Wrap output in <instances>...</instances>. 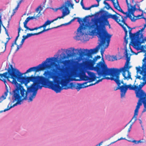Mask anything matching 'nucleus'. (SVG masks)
<instances>
[{
  "label": "nucleus",
  "mask_w": 146,
  "mask_h": 146,
  "mask_svg": "<svg viewBox=\"0 0 146 146\" xmlns=\"http://www.w3.org/2000/svg\"><path fill=\"white\" fill-rule=\"evenodd\" d=\"M28 38V37L27 35H23V38L22 39L25 40L27 38Z\"/></svg>",
  "instance_id": "obj_47"
},
{
  "label": "nucleus",
  "mask_w": 146,
  "mask_h": 146,
  "mask_svg": "<svg viewBox=\"0 0 146 146\" xmlns=\"http://www.w3.org/2000/svg\"><path fill=\"white\" fill-rule=\"evenodd\" d=\"M99 49L98 47L92 49H90L89 50L87 49L84 50V51H81L80 52L79 50L78 49H76L75 50H78L79 53L80 55L81 56H88L86 58L84 59V60L83 61L84 65L86 67L89 68H92L94 67V65L95 64L96 60L94 59L92 60L89 59V58H92V54L96 53L98 51Z\"/></svg>",
  "instance_id": "obj_5"
},
{
  "label": "nucleus",
  "mask_w": 146,
  "mask_h": 146,
  "mask_svg": "<svg viewBox=\"0 0 146 146\" xmlns=\"http://www.w3.org/2000/svg\"><path fill=\"white\" fill-rule=\"evenodd\" d=\"M106 1H104V3L106 5V6H107V7H106V8L108 9H111L112 10L113 12H115V11H114L113 9L110 7V5L107 2H106Z\"/></svg>",
  "instance_id": "obj_36"
},
{
  "label": "nucleus",
  "mask_w": 146,
  "mask_h": 146,
  "mask_svg": "<svg viewBox=\"0 0 146 146\" xmlns=\"http://www.w3.org/2000/svg\"><path fill=\"white\" fill-rule=\"evenodd\" d=\"M28 18H29V20L31 19H36V17L34 15L33 16L31 17H30V16H29L28 17Z\"/></svg>",
  "instance_id": "obj_45"
},
{
  "label": "nucleus",
  "mask_w": 146,
  "mask_h": 146,
  "mask_svg": "<svg viewBox=\"0 0 146 146\" xmlns=\"http://www.w3.org/2000/svg\"><path fill=\"white\" fill-rule=\"evenodd\" d=\"M58 70L62 72H63L64 70V69L63 68H59Z\"/></svg>",
  "instance_id": "obj_58"
},
{
  "label": "nucleus",
  "mask_w": 146,
  "mask_h": 146,
  "mask_svg": "<svg viewBox=\"0 0 146 146\" xmlns=\"http://www.w3.org/2000/svg\"><path fill=\"white\" fill-rule=\"evenodd\" d=\"M7 83H6L5 86H6V91L5 92L4 94L2 95L0 97V103L2 101L4 100L5 99H6V97L8 95V93L9 91V89L7 87L6 84Z\"/></svg>",
  "instance_id": "obj_21"
},
{
  "label": "nucleus",
  "mask_w": 146,
  "mask_h": 146,
  "mask_svg": "<svg viewBox=\"0 0 146 146\" xmlns=\"http://www.w3.org/2000/svg\"><path fill=\"white\" fill-rule=\"evenodd\" d=\"M122 85L120 86H118L116 88V89H114L115 90H116L118 89H120L121 92V97H122L124 96V89L123 88H122Z\"/></svg>",
  "instance_id": "obj_27"
},
{
  "label": "nucleus",
  "mask_w": 146,
  "mask_h": 146,
  "mask_svg": "<svg viewBox=\"0 0 146 146\" xmlns=\"http://www.w3.org/2000/svg\"><path fill=\"white\" fill-rule=\"evenodd\" d=\"M136 69L137 70V73L138 74V72H139L140 74L143 76L142 77H141V76L137 74L136 76V79H138L140 80H145V79L146 78V69H145L143 67L142 68L140 66L136 67Z\"/></svg>",
  "instance_id": "obj_12"
},
{
  "label": "nucleus",
  "mask_w": 146,
  "mask_h": 146,
  "mask_svg": "<svg viewBox=\"0 0 146 146\" xmlns=\"http://www.w3.org/2000/svg\"><path fill=\"white\" fill-rule=\"evenodd\" d=\"M78 17H74L70 21H69L68 23L62 24L60 25V26H61L63 25H69L72 22L74 21L75 19H77Z\"/></svg>",
  "instance_id": "obj_37"
},
{
  "label": "nucleus",
  "mask_w": 146,
  "mask_h": 146,
  "mask_svg": "<svg viewBox=\"0 0 146 146\" xmlns=\"http://www.w3.org/2000/svg\"><path fill=\"white\" fill-rule=\"evenodd\" d=\"M145 29V28L143 27L142 29H141V30H139L137 32V39L139 38H142V36H143V34L142 32Z\"/></svg>",
  "instance_id": "obj_24"
},
{
  "label": "nucleus",
  "mask_w": 146,
  "mask_h": 146,
  "mask_svg": "<svg viewBox=\"0 0 146 146\" xmlns=\"http://www.w3.org/2000/svg\"><path fill=\"white\" fill-rule=\"evenodd\" d=\"M126 2L128 7V11L127 12H125L123 10L121 13L124 14H126V15L128 14L132 15L134 17H135L134 13L136 10V5H134V6H132L131 4L129 3L128 0H126Z\"/></svg>",
  "instance_id": "obj_13"
},
{
  "label": "nucleus",
  "mask_w": 146,
  "mask_h": 146,
  "mask_svg": "<svg viewBox=\"0 0 146 146\" xmlns=\"http://www.w3.org/2000/svg\"><path fill=\"white\" fill-rule=\"evenodd\" d=\"M125 55L126 59V61L124 66L122 68H120L119 69L121 70L122 71V75L124 77L123 79L125 80L126 79L128 80L129 79L132 80L131 77V73L129 71V69L131 67V66H129L130 58V56H129V54L127 52V48L125 50Z\"/></svg>",
  "instance_id": "obj_8"
},
{
  "label": "nucleus",
  "mask_w": 146,
  "mask_h": 146,
  "mask_svg": "<svg viewBox=\"0 0 146 146\" xmlns=\"http://www.w3.org/2000/svg\"><path fill=\"white\" fill-rule=\"evenodd\" d=\"M143 82L142 83L141 82V84H142L143 86H144L146 84V78L145 79V80H143Z\"/></svg>",
  "instance_id": "obj_43"
},
{
  "label": "nucleus",
  "mask_w": 146,
  "mask_h": 146,
  "mask_svg": "<svg viewBox=\"0 0 146 146\" xmlns=\"http://www.w3.org/2000/svg\"><path fill=\"white\" fill-rule=\"evenodd\" d=\"M122 139H126L125 138H123V137H121V138H120L118 139L117 140L115 141L114 142H113L112 143H114L116 142V141H117L120 140Z\"/></svg>",
  "instance_id": "obj_54"
},
{
  "label": "nucleus",
  "mask_w": 146,
  "mask_h": 146,
  "mask_svg": "<svg viewBox=\"0 0 146 146\" xmlns=\"http://www.w3.org/2000/svg\"><path fill=\"white\" fill-rule=\"evenodd\" d=\"M17 45V49L16 50V51H17L22 46H20V45H19L18 44Z\"/></svg>",
  "instance_id": "obj_52"
},
{
  "label": "nucleus",
  "mask_w": 146,
  "mask_h": 146,
  "mask_svg": "<svg viewBox=\"0 0 146 146\" xmlns=\"http://www.w3.org/2000/svg\"><path fill=\"white\" fill-rule=\"evenodd\" d=\"M25 40H24V39H22V40L21 42V43L20 44V46H22L23 45L24 42L25 41Z\"/></svg>",
  "instance_id": "obj_51"
},
{
  "label": "nucleus",
  "mask_w": 146,
  "mask_h": 146,
  "mask_svg": "<svg viewBox=\"0 0 146 146\" xmlns=\"http://www.w3.org/2000/svg\"><path fill=\"white\" fill-rule=\"evenodd\" d=\"M145 56L143 60L144 63L143 64L141 68H143H143H145V69H146V55L145 54Z\"/></svg>",
  "instance_id": "obj_38"
},
{
  "label": "nucleus",
  "mask_w": 146,
  "mask_h": 146,
  "mask_svg": "<svg viewBox=\"0 0 146 146\" xmlns=\"http://www.w3.org/2000/svg\"><path fill=\"white\" fill-rule=\"evenodd\" d=\"M78 22L79 24H80L79 27L78 28L77 30V31L78 33H80L82 35L84 34V33L82 32V29H85V27H83L82 25H81V23L84 25V23H85L87 22V19L86 17L84 18L83 19L80 18L79 17H78Z\"/></svg>",
  "instance_id": "obj_14"
},
{
  "label": "nucleus",
  "mask_w": 146,
  "mask_h": 146,
  "mask_svg": "<svg viewBox=\"0 0 146 146\" xmlns=\"http://www.w3.org/2000/svg\"><path fill=\"white\" fill-rule=\"evenodd\" d=\"M50 72L45 71L43 76L24 77L19 71L17 74V77L11 80V83L14 84L15 90L13 93V102H17L9 108L5 109L3 111L9 110L17 104H21V102L27 99L28 93L33 92L32 95L29 98V102L33 101L37 93V87L41 89L42 87L50 89L48 79L54 77L50 74Z\"/></svg>",
  "instance_id": "obj_1"
},
{
  "label": "nucleus",
  "mask_w": 146,
  "mask_h": 146,
  "mask_svg": "<svg viewBox=\"0 0 146 146\" xmlns=\"http://www.w3.org/2000/svg\"><path fill=\"white\" fill-rule=\"evenodd\" d=\"M29 19L28 17L26 19L25 21L23 23L24 24V27L25 28L27 27V24L28 22L29 21Z\"/></svg>",
  "instance_id": "obj_39"
},
{
  "label": "nucleus",
  "mask_w": 146,
  "mask_h": 146,
  "mask_svg": "<svg viewBox=\"0 0 146 146\" xmlns=\"http://www.w3.org/2000/svg\"><path fill=\"white\" fill-rule=\"evenodd\" d=\"M121 72H122L121 70L118 68H113L112 69L111 80H114L119 86H120L121 83L124 84L123 80L121 81L119 80V75Z\"/></svg>",
  "instance_id": "obj_9"
},
{
  "label": "nucleus",
  "mask_w": 146,
  "mask_h": 146,
  "mask_svg": "<svg viewBox=\"0 0 146 146\" xmlns=\"http://www.w3.org/2000/svg\"><path fill=\"white\" fill-rule=\"evenodd\" d=\"M132 142L134 143L135 144H137L138 142H137V141H136L135 140H133L132 141Z\"/></svg>",
  "instance_id": "obj_60"
},
{
  "label": "nucleus",
  "mask_w": 146,
  "mask_h": 146,
  "mask_svg": "<svg viewBox=\"0 0 146 146\" xmlns=\"http://www.w3.org/2000/svg\"><path fill=\"white\" fill-rule=\"evenodd\" d=\"M83 0H81L80 2V4L82 6L83 9L84 8V4L83 3Z\"/></svg>",
  "instance_id": "obj_48"
},
{
  "label": "nucleus",
  "mask_w": 146,
  "mask_h": 146,
  "mask_svg": "<svg viewBox=\"0 0 146 146\" xmlns=\"http://www.w3.org/2000/svg\"><path fill=\"white\" fill-rule=\"evenodd\" d=\"M19 71L17 69L13 68L12 65L9 64L7 71L0 74V80L3 82L5 84L7 83L6 79L11 83V81L10 80V79L14 80L17 77V74Z\"/></svg>",
  "instance_id": "obj_6"
},
{
  "label": "nucleus",
  "mask_w": 146,
  "mask_h": 146,
  "mask_svg": "<svg viewBox=\"0 0 146 146\" xmlns=\"http://www.w3.org/2000/svg\"><path fill=\"white\" fill-rule=\"evenodd\" d=\"M112 69L108 68L105 63L102 62V61L98 63L96 66L94 67V69L97 72L98 75L99 77L98 78L102 76H103V78L97 81L94 84H93L92 85L98 83L104 79L111 80Z\"/></svg>",
  "instance_id": "obj_4"
},
{
  "label": "nucleus",
  "mask_w": 146,
  "mask_h": 146,
  "mask_svg": "<svg viewBox=\"0 0 146 146\" xmlns=\"http://www.w3.org/2000/svg\"><path fill=\"white\" fill-rule=\"evenodd\" d=\"M17 10H15V9H14L13 10V14L14 15V14L15 13Z\"/></svg>",
  "instance_id": "obj_64"
},
{
  "label": "nucleus",
  "mask_w": 146,
  "mask_h": 146,
  "mask_svg": "<svg viewBox=\"0 0 146 146\" xmlns=\"http://www.w3.org/2000/svg\"><path fill=\"white\" fill-rule=\"evenodd\" d=\"M74 48H70V50H68V52L69 54H68V56L69 57H70L72 56L73 54V52H74Z\"/></svg>",
  "instance_id": "obj_33"
},
{
  "label": "nucleus",
  "mask_w": 146,
  "mask_h": 146,
  "mask_svg": "<svg viewBox=\"0 0 146 146\" xmlns=\"http://www.w3.org/2000/svg\"><path fill=\"white\" fill-rule=\"evenodd\" d=\"M19 5H17V7L15 9V10H18V8L19 7Z\"/></svg>",
  "instance_id": "obj_59"
},
{
  "label": "nucleus",
  "mask_w": 146,
  "mask_h": 146,
  "mask_svg": "<svg viewBox=\"0 0 146 146\" xmlns=\"http://www.w3.org/2000/svg\"><path fill=\"white\" fill-rule=\"evenodd\" d=\"M128 29H129V38L131 39V42L132 45L134 46L135 45L134 42L135 41H136L137 39V32L134 33H131L132 29L130 27V28Z\"/></svg>",
  "instance_id": "obj_17"
},
{
  "label": "nucleus",
  "mask_w": 146,
  "mask_h": 146,
  "mask_svg": "<svg viewBox=\"0 0 146 146\" xmlns=\"http://www.w3.org/2000/svg\"><path fill=\"white\" fill-rule=\"evenodd\" d=\"M9 41L8 40H7L6 42L4 43V51H5V50H6V45H7V43H8V41Z\"/></svg>",
  "instance_id": "obj_42"
},
{
  "label": "nucleus",
  "mask_w": 146,
  "mask_h": 146,
  "mask_svg": "<svg viewBox=\"0 0 146 146\" xmlns=\"http://www.w3.org/2000/svg\"><path fill=\"white\" fill-rule=\"evenodd\" d=\"M131 127H132V125H130V126L129 127V128L128 130V131L129 132L130 131H131Z\"/></svg>",
  "instance_id": "obj_56"
},
{
  "label": "nucleus",
  "mask_w": 146,
  "mask_h": 146,
  "mask_svg": "<svg viewBox=\"0 0 146 146\" xmlns=\"http://www.w3.org/2000/svg\"><path fill=\"white\" fill-rule=\"evenodd\" d=\"M21 30H22L23 31V30H22L21 29V27L20 26V23H19V28L18 29V34L14 42L13 43L14 44H15L16 45H17V41L18 38L19 36V33L20 32V31Z\"/></svg>",
  "instance_id": "obj_26"
},
{
  "label": "nucleus",
  "mask_w": 146,
  "mask_h": 146,
  "mask_svg": "<svg viewBox=\"0 0 146 146\" xmlns=\"http://www.w3.org/2000/svg\"><path fill=\"white\" fill-rule=\"evenodd\" d=\"M91 8V7H84V8L83 9H85V10H89Z\"/></svg>",
  "instance_id": "obj_53"
},
{
  "label": "nucleus",
  "mask_w": 146,
  "mask_h": 146,
  "mask_svg": "<svg viewBox=\"0 0 146 146\" xmlns=\"http://www.w3.org/2000/svg\"><path fill=\"white\" fill-rule=\"evenodd\" d=\"M1 25H2L3 27L4 28V29H5V33L8 36H9V34L8 33L7 30L6 29V28L5 27V26L3 25L2 23V22L1 21V16L0 15V32H1Z\"/></svg>",
  "instance_id": "obj_30"
},
{
  "label": "nucleus",
  "mask_w": 146,
  "mask_h": 146,
  "mask_svg": "<svg viewBox=\"0 0 146 146\" xmlns=\"http://www.w3.org/2000/svg\"><path fill=\"white\" fill-rule=\"evenodd\" d=\"M88 27L89 32L91 33L94 34L96 33L98 35L97 36L100 41V43L98 46H102L100 52L103 57L105 49L107 48L109 45L111 35L108 34L105 29H103L97 23H95L94 24L89 26ZM102 60H103L102 62L105 63L103 58H102Z\"/></svg>",
  "instance_id": "obj_3"
},
{
  "label": "nucleus",
  "mask_w": 146,
  "mask_h": 146,
  "mask_svg": "<svg viewBox=\"0 0 146 146\" xmlns=\"http://www.w3.org/2000/svg\"><path fill=\"white\" fill-rule=\"evenodd\" d=\"M88 74L89 76L90 82H92L95 81L97 78L95 74L93 72H88Z\"/></svg>",
  "instance_id": "obj_22"
},
{
  "label": "nucleus",
  "mask_w": 146,
  "mask_h": 146,
  "mask_svg": "<svg viewBox=\"0 0 146 146\" xmlns=\"http://www.w3.org/2000/svg\"><path fill=\"white\" fill-rule=\"evenodd\" d=\"M118 20H119V21L118 22H117V23H118L119 25L120 26H121L123 28L124 31H125V36H124V38L125 39H126V37H127L128 36L127 31L126 27L124 26L123 25H122L121 23H120V20H119L118 19Z\"/></svg>",
  "instance_id": "obj_25"
},
{
  "label": "nucleus",
  "mask_w": 146,
  "mask_h": 146,
  "mask_svg": "<svg viewBox=\"0 0 146 146\" xmlns=\"http://www.w3.org/2000/svg\"><path fill=\"white\" fill-rule=\"evenodd\" d=\"M122 88H123L124 96L125 95L128 88H129L130 90H135V93H136V90H137V89L138 88L137 86L136 85H135L133 86L131 84H129L128 85L124 84L122 85Z\"/></svg>",
  "instance_id": "obj_16"
},
{
  "label": "nucleus",
  "mask_w": 146,
  "mask_h": 146,
  "mask_svg": "<svg viewBox=\"0 0 146 146\" xmlns=\"http://www.w3.org/2000/svg\"><path fill=\"white\" fill-rule=\"evenodd\" d=\"M53 22V20L51 21H50L48 20L47 21H46L41 26L42 28L43 27L44 28L43 30H46V31H44V32L48 31L52 29L56 28L61 26L60 25L56 27H53L51 28H49L46 29H45L47 25H50L51 23Z\"/></svg>",
  "instance_id": "obj_19"
},
{
  "label": "nucleus",
  "mask_w": 146,
  "mask_h": 146,
  "mask_svg": "<svg viewBox=\"0 0 146 146\" xmlns=\"http://www.w3.org/2000/svg\"><path fill=\"white\" fill-rule=\"evenodd\" d=\"M99 6V3H98V4H94L93 5H92L91 6V8L94 7H98Z\"/></svg>",
  "instance_id": "obj_44"
},
{
  "label": "nucleus",
  "mask_w": 146,
  "mask_h": 146,
  "mask_svg": "<svg viewBox=\"0 0 146 146\" xmlns=\"http://www.w3.org/2000/svg\"><path fill=\"white\" fill-rule=\"evenodd\" d=\"M135 5H136L139 8L138 9H137L138 10H139V11H142V13H141V15H138L136 17L137 18L136 19L138 18V19H139V18H138L139 17H141V16H143V13H145L143 11L141 10V9H140L139 5H138V4H135Z\"/></svg>",
  "instance_id": "obj_35"
},
{
  "label": "nucleus",
  "mask_w": 146,
  "mask_h": 146,
  "mask_svg": "<svg viewBox=\"0 0 146 146\" xmlns=\"http://www.w3.org/2000/svg\"><path fill=\"white\" fill-rule=\"evenodd\" d=\"M137 86L138 87V88L136 90V97L138 98L146 95V93L143 90L141 89L143 87L142 84H141L139 86Z\"/></svg>",
  "instance_id": "obj_15"
},
{
  "label": "nucleus",
  "mask_w": 146,
  "mask_h": 146,
  "mask_svg": "<svg viewBox=\"0 0 146 146\" xmlns=\"http://www.w3.org/2000/svg\"><path fill=\"white\" fill-rule=\"evenodd\" d=\"M40 8H41V6H38L36 9V11L37 12H38V11H39L38 12V13H40V11L42 10V9H40Z\"/></svg>",
  "instance_id": "obj_41"
},
{
  "label": "nucleus",
  "mask_w": 146,
  "mask_h": 146,
  "mask_svg": "<svg viewBox=\"0 0 146 146\" xmlns=\"http://www.w3.org/2000/svg\"><path fill=\"white\" fill-rule=\"evenodd\" d=\"M46 31V30H43L42 31H41L40 32H39L38 33H28L27 34V35L28 37H31L33 36H34L35 35H39L40 34H41L43 32H44V31Z\"/></svg>",
  "instance_id": "obj_28"
},
{
  "label": "nucleus",
  "mask_w": 146,
  "mask_h": 146,
  "mask_svg": "<svg viewBox=\"0 0 146 146\" xmlns=\"http://www.w3.org/2000/svg\"><path fill=\"white\" fill-rule=\"evenodd\" d=\"M95 58H96V59H94V60H96V61L97 59H100L101 58V57L100 56L98 55L97 56L95 57Z\"/></svg>",
  "instance_id": "obj_50"
},
{
  "label": "nucleus",
  "mask_w": 146,
  "mask_h": 146,
  "mask_svg": "<svg viewBox=\"0 0 146 146\" xmlns=\"http://www.w3.org/2000/svg\"><path fill=\"white\" fill-rule=\"evenodd\" d=\"M106 1H111L112 3L113 4V6L116 4L114 2L115 0H106Z\"/></svg>",
  "instance_id": "obj_49"
},
{
  "label": "nucleus",
  "mask_w": 146,
  "mask_h": 146,
  "mask_svg": "<svg viewBox=\"0 0 146 146\" xmlns=\"http://www.w3.org/2000/svg\"><path fill=\"white\" fill-rule=\"evenodd\" d=\"M104 13L103 14L101 17V19L100 20V23L106 22L108 24L109 23L108 21V18H111L114 20L116 22L119 21V20H118L119 17H117L116 15H112L109 13L108 12L106 11H104Z\"/></svg>",
  "instance_id": "obj_10"
},
{
  "label": "nucleus",
  "mask_w": 146,
  "mask_h": 146,
  "mask_svg": "<svg viewBox=\"0 0 146 146\" xmlns=\"http://www.w3.org/2000/svg\"><path fill=\"white\" fill-rule=\"evenodd\" d=\"M23 1V0H21L18 3L17 5H19V6L20 4L21 3L22 1Z\"/></svg>",
  "instance_id": "obj_57"
},
{
  "label": "nucleus",
  "mask_w": 146,
  "mask_h": 146,
  "mask_svg": "<svg viewBox=\"0 0 146 146\" xmlns=\"http://www.w3.org/2000/svg\"><path fill=\"white\" fill-rule=\"evenodd\" d=\"M53 58H47L46 60L43 61L41 64H39L38 66L30 68L24 74H25L32 71L36 72L45 69H49L52 68V66H57V64L54 62H51L50 64H47V62H50L51 61H53Z\"/></svg>",
  "instance_id": "obj_7"
},
{
  "label": "nucleus",
  "mask_w": 146,
  "mask_h": 146,
  "mask_svg": "<svg viewBox=\"0 0 146 146\" xmlns=\"http://www.w3.org/2000/svg\"><path fill=\"white\" fill-rule=\"evenodd\" d=\"M1 25H2L3 27L4 28V29H5V33L8 36H9V34L8 33L7 30L6 29V28L5 27V26L3 25L2 23V22L1 21V16L0 15V32H1Z\"/></svg>",
  "instance_id": "obj_29"
},
{
  "label": "nucleus",
  "mask_w": 146,
  "mask_h": 146,
  "mask_svg": "<svg viewBox=\"0 0 146 146\" xmlns=\"http://www.w3.org/2000/svg\"><path fill=\"white\" fill-rule=\"evenodd\" d=\"M54 72L48 70L45 71L50 72V75L54 77L53 78H50V79H48V83L50 89L55 91L56 93L60 92L63 89L67 90L69 88L72 89H76L79 90L81 88H85L93 85L90 84L88 85H84L88 82H85L82 84L78 83L77 85L71 82L69 86H68L65 83L58 80L59 78L58 75H60V74L57 73V71L55 69H54Z\"/></svg>",
  "instance_id": "obj_2"
},
{
  "label": "nucleus",
  "mask_w": 146,
  "mask_h": 146,
  "mask_svg": "<svg viewBox=\"0 0 146 146\" xmlns=\"http://www.w3.org/2000/svg\"><path fill=\"white\" fill-rule=\"evenodd\" d=\"M71 62L70 60H64L61 61H60L61 63H62L64 65L66 66L69 64Z\"/></svg>",
  "instance_id": "obj_31"
},
{
  "label": "nucleus",
  "mask_w": 146,
  "mask_h": 146,
  "mask_svg": "<svg viewBox=\"0 0 146 146\" xmlns=\"http://www.w3.org/2000/svg\"><path fill=\"white\" fill-rule=\"evenodd\" d=\"M42 28V27L41 26H40L39 27H35V28H34V30H37L38 29H40L41 28Z\"/></svg>",
  "instance_id": "obj_55"
},
{
  "label": "nucleus",
  "mask_w": 146,
  "mask_h": 146,
  "mask_svg": "<svg viewBox=\"0 0 146 146\" xmlns=\"http://www.w3.org/2000/svg\"><path fill=\"white\" fill-rule=\"evenodd\" d=\"M106 57V59L108 61H113L117 60V57L114 56L107 55Z\"/></svg>",
  "instance_id": "obj_23"
},
{
  "label": "nucleus",
  "mask_w": 146,
  "mask_h": 146,
  "mask_svg": "<svg viewBox=\"0 0 146 146\" xmlns=\"http://www.w3.org/2000/svg\"><path fill=\"white\" fill-rule=\"evenodd\" d=\"M145 41H146V37L143 38V36L142 38H140L137 39L136 41L134 42L135 45L134 46H137L138 45H140L142 43H144Z\"/></svg>",
  "instance_id": "obj_20"
},
{
  "label": "nucleus",
  "mask_w": 146,
  "mask_h": 146,
  "mask_svg": "<svg viewBox=\"0 0 146 146\" xmlns=\"http://www.w3.org/2000/svg\"><path fill=\"white\" fill-rule=\"evenodd\" d=\"M114 8L119 11L121 12L123 10L119 5L118 1H117V4L114 6Z\"/></svg>",
  "instance_id": "obj_32"
},
{
  "label": "nucleus",
  "mask_w": 146,
  "mask_h": 146,
  "mask_svg": "<svg viewBox=\"0 0 146 146\" xmlns=\"http://www.w3.org/2000/svg\"><path fill=\"white\" fill-rule=\"evenodd\" d=\"M82 75L83 78V80L84 81H87L89 80V77L87 76L86 75L85 72H82Z\"/></svg>",
  "instance_id": "obj_34"
},
{
  "label": "nucleus",
  "mask_w": 146,
  "mask_h": 146,
  "mask_svg": "<svg viewBox=\"0 0 146 146\" xmlns=\"http://www.w3.org/2000/svg\"><path fill=\"white\" fill-rule=\"evenodd\" d=\"M146 111V108H144L143 109V111H142V113H144Z\"/></svg>",
  "instance_id": "obj_63"
},
{
  "label": "nucleus",
  "mask_w": 146,
  "mask_h": 146,
  "mask_svg": "<svg viewBox=\"0 0 146 146\" xmlns=\"http://www.w3.org/2000/svg\"><path fill=\"white\" fill-rule=\"evenodd\" d=\"M70 5L71 7H72L73 8V5H74L73 4H71L70 3L69 4H68V3H66L65 6H64V5H63L62 7H61L59 8V9H62L63 7H65L66 6V5H68V6L67 7H68V6H69Z\"/></svg>",
  "instance_id": "obj_40"
},
{
  "label": "nucleus",
  "mask_w": 146,
  "mask_h": 146,
  "mask_svg": "<svg viewBox=\"0 0 146 146\" xmlns=\"http://www.w3.org/2000/svg\"><path fill=\"white\" fill-rule=\"evenodd\" d=\"M27 30H29L30 31H33L34 30V28L31 29L29 28L28 27H27L25 28Z\"/></svg>",
  "instance_id": "obj_46"
},
{
  "label": "nucleus",
  "mask_w": 146,
  "mask_h": 146,
  "mask_svg": "<svg viewBox=\"0 0 146 146\" xmlns=\"http://www.w3.org/2000/svg\"><path fill=\"white\" fill-rule=\"evenodd\" d=\"M68 6V5H66L65 8L62 10V16L61 17H58L57 18L53 20V22L54 21H56L58 19H61V18H63L64 16L68 15L70 13V11L68 9V8L67 7Z\"/></svg>",
  "instance_id": "obj_18"
},
{
  "label": "nucleus",
  "mask_w": 146,
  "mask_h": 146,
  "mask_svg": "<svg viewBox=\"0 0 146 146\" xmlns=\"http://www.w3.org/2000/svg\"><path fill=\"white\" fill-rule=\"evenodd\" d=\"M125 40V42L126 43V44H127V43H128V38H126V39H125L124 38Z\"/></svg>",
  "instance_id": "obj_62"
},
{
  "label": "nucleus",
  "mask_w": 146,
  "mask_h": 146,
  "mask_svg": "<svg viewBox=\"0 0 146 146\" xmlns=\"http://www.w3.org/2000/svg\"><path fill=\"white\" fill-rule=\"evenodd\" d=\"M115 13L116 14L115 15H117V16L119 17V18H118V19L119 20H120V23H123V24L125 25L128 29L130 28V27L129 26L127 25V24L125 23V21L127 20V18L129 17L131 20V21L132 22H135L136 20H137V19H138V18L135 19L134 17L132 18L131 15L128 14L127 15H126L125 16L123 17V16L120 15L119 14L117 13L116 12H115Z\"/></svg>",
  "instance_id": "obj_11"
},
{
  "label": "nucleus",
  "mask_w": 146,
  "mask_h": 146,
  "mask_svg": "<svg viewBox=\"0 0 146 146\" xmlns=\"http://www.w3.org/2000/svg\"><path fill=\"white\" fill-rule=\"evenodd\" d=\"M14 44H13V43L12 44V45L11 46V50L13 49V47L14 46Z\"/></svg>",
  "instance_id": "obj_61"
}]
</instances>
